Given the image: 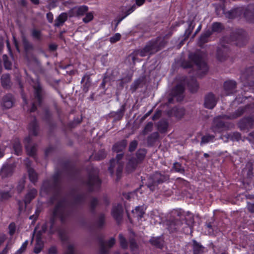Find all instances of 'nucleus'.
<instances>
[{
    "mask_svg": "<svg viewBox=\"0 0 254 254\" xmlns=\"http://www.w3.org/2000/svg\"><path fill=\"white\" fill-rule=\"evenodd\" d=\"M70 214L69 209V203L65 199L59 200L56 205L53 214L50 218L49 224H50L49 233L54 234L56 229L54 228V224L57 217H59L62 223H64Z\"/></svg>",
    "mask_w": 254,
    "mask_h": 254,
    "instance_id": "1",
    "label": "nucleus"
},
{
    "mask_svg": "<svg viewBox=\"0 0 254 254\" xmlns=\"http://www.w3.org/2000/svg\"><path fill=\"white\" fill-rule=\"evenodd\" d=\"M172 34L170 32L164 37H158L154 39L148 41L145 46L141 49L134 51L135 55H139L141 57H145L148 55H153L164 47L166 44L165 39L168 38Z\"/></svg>",
    "mask_w": 254,
    "mask_h": 254,
    "instance_id": "2",
    "label": "nucleus"
},
{
    "mask_svg": "<svg viewBox=\"0 0 254 254\" xmlns=\"http://www.w3.org/2000/svg\"><path fill=\"white\" fill-rule=\"evenodd\" d=\"M190 220H187L185 215L181 212L176 210L173 213V218H171L168 220L166 222L167 229L171 233L177 232L184 224L183 221H185L187 225L190 226L193 222V218L192 216H190Z\"/></svg>",
    "mask_w": 254,
    "mask_h": 254,
    "instance_id": "3",
    "label": "nucleus"
},
{
    "mask_svg": "<svg viewBox=\"0 0 254 254\" xmlns=\"http://www.w3.org/2000/svg\"><path fill=\"white\" fill-rule=\"evenodd\" d=\"M28 130L29 135L25 138L24 142L27 154L30 156H33L36 152V147L35 145L31 144V138L30 135L36 136L38 134L39 126L35 118H34L30 123L28 126Z\"/></svg>",
    "mask_w": 254,
    "mask_h": 254,
    "instance_id": "4",
    "label": "nucleus"
},
{
    "mask_svg": "<svg viewBox=\"0 0 254 254\" xmlns=\"http://www.w3.org/2000/svg\"><path fill=\"white\" fill-rule=\"evenodd\" d=\"M33 87L34 89L32 107L30 110V112H35L38 106L41 107L46 97V92L42 85L39 82L35 83Z\"/></svg>",
    "mask_w": 254,
    "mask_h": 254,
    "instance_id": "5",
    "label": "nucleus"
},
{
    "mask_svg": "<svg viewBox=\"0 0 254 254\" xmlns=\"http://www.w3.org/2000/svg\"><path fill=\"white\" fill-rule=\"evenodd\" d=\"M189 58L190 62H193L196 65L198 74L202 76L207 73L208 68L200 53H191L189 54Z\"/></svg>",
    "mask_w": 254,
    "mask_h": 254,
    "instance_id": "6",
    "label": "nucleus"
},
{
    "mask_svg": "<svg viewBox=\"0 0 254 254\" xmlns=\"http://www.w3.org/2000/svg\"><path fill=\"white\" fill-rule=\"evenodd\" d=\"M169 179L168 176L156 172L148 178L146 185L151 191H153L157 189L159 184L166 182Z\"/></svg>",
    "mask_w": 254,
    "mask_h": 254,
    "instance_id": "7",
    "label": "nucleus"
},
{
    "mask_svg": "<svg viewBox=\"0 0 254 254\" xmlns=\"http://www.w3.org/2000/svg\"><path fill=\"white\" fill-rule=\"evenodd\" d=\"M59 178V173H56L53 176L52 180L44 181L41 187L40 193L47 194L51 191L55 190L58 185Z\"/></svg>",
    "mask_w": 254,
    "mask_h": 254,
    "instance_id": "8",
    "label": "nucleus"
},
{
    "mask_svg": "<svg viewBox=\"0 0 254 254\" xmlns=\"http://www.w3.org/2000/svg\"><path fill=\"white\" fill-rule=\"evenodd\" d=\"M230 39L236 46L242 47L247 42V34L243 29H237L232 32Z\"/></svg>",
    "mask_w": 254,
    "mask_h": 254,
    "instance_id": "9",
    "label": "nucleus"
},
{
    "mask_svg": "<svg viewBox=\"0 0 254 254\" xmlns=\"http://www.w3.org/2000/svg\"><path fill=\"white\" fill-rule=\"evenodd\" d=\"M254 67L250 66L247 68L242 74L241 78L244 86H254Z\"/></svg>",
    "mask_w": 254,
    "mask_h": 254,
    "instance_id": "10",
    "label": "nucleus"
},
{
    "mask_svg": "<svg viewBox=\"0 0 254 254\" xmlns=\"http://www.w3.org/2000/svg\"><path fill=\"white\" fill-rule=\"evenodd\" d=\"M238 126L241 130H249L254 127V115L241 119L238 123Z\"/></svg>",
    "mask_w": 254,
    "mask_h": 254,
    "instance_id": "11",
    "label": "nucleus"
},
{
    "mask_svg": "<svg viewBox=\"0 0 254 254\" xmlns=\"http://www.w3.org/2000/svg\"><path fill=\"white\" fill-rule=\"evenodd\" d=\"M101 184V181L98 178L96 174L90 173L88 181L85 183V185L88 187L90 191L94 190L99 188Z\"/></svg>",
    "mask_w": 254,
    "mask_h": 254,
    "instance_id": "12",
    "label": "nucleus"
},
{
    "mask_svg": "<svg viewBox=\"0 0 254 254\" xmlns=\"http://www.w3.org/2000/svg\"><path fill=\"white\" fill-rule=\"evenodd\" d=\"M123 162H118L116 159H111L108 170L112 175L116 172L117 177L119 178L123 171Z\"/></svg>",
    "mask_w": 254,
    "mask_h": 254,
    "instance_id": "13",
    "label": "nucleus"
},
{
    "mask_svg": "<svg viewBox=\"0 0 254 254\" xmlns=\"http://www.w3.org/2000/svg\"><path fill=\"white\" fill-rule=\"evenodd\" d=\"M225 127L224 123L222 120L221 116L214 118L211 127V129L215 133L221 132Z\"/></svg>",
    "mask_w": 254,
    "mask_h": 254,
    "instance_id": "14",
    "label": "nucleus"
},
{
    "mask_svg": "<svg viewBox=\"0 0 254 254\" xmlns=\"http://www.w3.org/2000/svg\"><path fill=\"white\" fill-rule=\"evenodd\" d=\"M14 169L12 164H3L0 170V178L3 179L11 177L13 173Z\"/></svg>",
    "mask_w": 254,
    "mask_h": 254,
    "instance_id": "15",
    "label": "nucleus"
},
{
    "mask_svg": "<svg viewBox=\"0 0 254 254\" xmlns=\"http://www.w3.org/2000/svg\"><path fill=\"white\" fill-rule=\"evenodd\" d=\"M229 48L223 44L219 47L217 51V59L220 62L225 61L229 56Z\"/></svg>",
    "mask_w": 254,
    "mask_h": 254,
    "instance_id": "16",
    "label": "nucleus"
},
{
    "mask_svg": "<svg viewBox=\"0 0 254 254\" xmlns=\"http://www.w3.org/2000/svg\"><path fill=\"white\" fill-rule=\"evenodd\" d=\"M217 99L212 93H209L204 97V106L206 108L212 109L216 106Z\"/></svg>",
    "mask_w": 254,
    "mask_h": 254,
    "instance_id": "17",
    "label": "nucleus"
},
{
    "mask_svg": "<svg viewBox=\"0 0 254 254\" xmlns=\"http://www.w3.org/2000/svg\"><path fill=\"white\" fill-rule=\"evenodd\" d=\"M184 90V85L182 83L179 84L172 89L171 94L173 97H176L178 101H181L183 99Z\"/></svg>",
    "mask_w": 254,
    "mask_h": 254,
    "instance_id": "18",
    "label": "nucleus"
},
{
    "mask_svg": "<svg viewBox=\"0 0 254 254\" xmlns=\"http://www.w3.org/2000/svg\"><path fill=\"white\" fill-rule=\"evenodd\" d=\"M236 82L235 81H227L224 83V89L226 95L233 94L236 91Z\"/></svg>",
    "mask_w": 254,
    "mask_h": 254,
    "instance_id": "19",
    "label": "nucleus"
},
{
    "mask_svg": "<svg viewBox=\"0 0 254 254\" xmlns=\"http://www.w3.org/2000/svg\"><path fill=\"white\" fill-rule=\"evenodd\" d=\"M244 16L250 22H254V4L249 5L245 9Z\"/></svg>",
    "mask_w": 254,
    "mask_h": 254,
    "instance_id": "20",
    "label": "nucleus"
},
{
    "mask_svg": "<svg viewBox=\"0 0 254 254\" xmlns=\"http://www.w3.org/2000/svg\"><path fill=\"white\" fill-rule=\"evenodd\" d=\"M193 254H203L205 251V247L195 240H192L191 245Z\"/></svg>",
    "mask_w": 254,
    "mask_h": 254,
    "instance_id": "21",
    "label": "nucleus"
},
{
    "mask_svg": "<svg viewBox=\"0 0 254 254\" xmlns=\"http://www.w3.org/2000/svg\"><path fill=\"white\" fill-rule=\"evenodd\" d=\"M115 239L114 238H111L107 242L106 244L102 243L100 247V252L102 254H106L109 251V249L112 248L115 244Z\"/></svg>",
    "mask_w": 254,
    "mask_h": 254,
    "instance_id": "22",
    "label": "nucleus"
},
{
    "mask_svg": "<svg viewBox=\"0 0 254 254\" xmlns=\"http://www.w3.org/2000/svg\"><path fill=\"white\" fill-rule=\"evenodd\" d=\"M248 108V106L240 107L232 115L230 116H224L223 117V118L227 119H236L243 115L244 113H246L247 112V109Z\"/></svg>",
    "mask_w": 254,
    "mask_h": 254,
    "instance_id": "23",
    "label": "nucleus"
},
{
    "mask_svg": "<svg viewBox=\"0 0 254 254\" xmlns=\"http://www.w3.org/2000/svg\"><path fill=\"white\" fill-rule=\"evenodd\" d=\"M13 104V96L10 94H8L2 98L1 105L5 109L11 108Z\"/></svg>",
    "mask_w": 254,
    "mask_h": 254,
    "instance_id": "24",
    "label": "nucleus"
},
{
    "mask_svg": "<svg viewBox=\"0 0 254 254\" xmlns=\"http://www.w3.org/2000/svg\"><path fill=\"white\" fill-rule=\"evenodd\" d=\"M185 114V110L183 108L174 107L170 111V115L176 118L180 119L183 117Z\"/></svg>",
    "mask_w": 254,
    "mask_h": 254,
    "instance_id": "25",
    "label": "nucleus"
},
{
    "mask_svg": "<svg viewBox=\"0 0 254 254\" xmlns=\"http://www.w3.org/2000/svg\"><path fill=\"white\" fill-rule=\"evenodd\" d=\"M122 213L123 209L121 205L118 204L113 208L112 215L117 221L119 222L122 219Z\"/></svg>",
    "mask_w": 254,
    "mask_h": 254,
    "instance_id": "26",
    "label": "nucleus"
},
{
    "mask_svg": "<svg viewBox=\"0 0 254 254\" xmlns=\"http://www.w3.org/2000/svg\"><path fill=\"white\" fill-rule=\"evenodd\" d=\"M91 79L89 74L86 73L82 77V80L81 81V84H83L82 88L83 90L85 92H87L89 88L91 86Z\"/></svg>",
    "mask_w": 254,
    "mask_h": 254,
    "instance_id": "27",
    "label": "nucleus"
},
{
    "mask_svg": "<svg viewBox=\"0 0 254 254\" xmlns=\"http://www.w3.org/2000/svg\"><path fill=\"white\" fill-rule=\"evenodd\" d=\"M223 11L226 17L229 19L235 18L241 14V11L239 8H235L225 12L223 9Z\"/></svg>",
    "mask_w": 254,
    "mask_h": 254,
    "instance_id": "28",
    "label": "nucleus"
},
{
    "mask_svg": "<svg viewBox=\"0 0 254 254\" xmlns=\"http://www.w3.org/2000/svg\"><path fill=\"white\" fill-rule=\"evenodd\" d=\"M149 242L152 245L159 249H162L163 247L164 241L160 237H151Z\"/></svg>",
    "mask_w": 254,
    "mask_h": 254,
    "instance_id": "29",
    "label": "nucleus"
},
{
    "mask_svg": "<svg viewBox=\"0 0 254 254\" xmlns=\"http://www.w3.org/2000/svg\"><path fill=\"white\" fill-rule=\"evenodd\" d=\"M67 19V14L65 12H63L60 14L56 19L54 26L55 27H60L62 26Z\"/></svg>",
    "mask_w": 254,
    "mask_h": 254,
    "instance_id": "30",
    "label": "nucleus"
},
{
    "mask_svg": "<svg viewBox=\"0 0 254 254\" xmlns=\"http://www.w3.org/2000/svg\"><path fill=\"white\" fill-rule=\"evenodd\" d=\"M138 164H139V163L136 160V158H131L127 165V171L128 173L133 172L136 169Z\"/></svg>",
    "mask_w": 254,
    "mask_h": 254,
    "instance_id": "31",
    "label": "nucleus"
},
{
    "mask_svg": "<svg viewBox=\"0 0 254 254\" xmlns=\"http://www.w3.org/2000/svg\"><path fill=\"white\" fill-rule=\"evenodd\" d=\"M159 137V134L158 132H153L147 138V143L148 146H152L157 141Z\"/></svg>",
    "mask_w": 254,
    "mask_h": 254,
    "instance_id": "32",
    "label": "nucleus"
},
{
    "mask_svg": "<svg viewBox=\"0 0 254 254\" xmlns=\"http://www.w3.org/2000/svg\"><path fill=\"white\" fill-rule=\"evenodd\" d=\"M36 244L34 249V252L36 254H39L44 247V242L42 240V237L39 235L36 236Z\"/></svg>",
    "mask_w": 254,
    "mask_h": 254,
    "instance_id": "33",
    "label": "nucleus"
},
{
    "mask_svg": "<svg viewBox=\"0 0 254 254\" xmlns=\"http://www.w3.org/2000/svg\"><path fill=\"white\" fill-rule=\"evenodd\" d=\"M211 34L212 32L208 30L200 35L198 43L200 47H202L204 43L207 42L208 38L211 35Z\"/></svg>",
    "mask_w": 254,
    "mask_h": 254,
    "instance_id": "34",
    "label": "nucleus"
},
{
    "mask_svg": "<svg viewBox=\"0 0 254 254\" xmlns=\"http://www.w3.org/2000/svg\"><path fill=\"white\" fill-rule=\"evenodd\" d=\"M157 129L161 133H165L168 127V123L165 120H161L158 122Z\"/></svg>",
    "mask_w": 254,
    "mask_h": 254,
    "instance_id": "35",
    "label": "nucleus"
},
{
    "mask_svg": "<svg viewBox=\"0 0 254 254\" xmlns=\"http://www.w3.org/2000/svg\"><path fill=\"white\" fill-rule=\"evenodd\" d=\"M188 87L191 93H195L198 89V84L195 79L192 78L188 82Z\"/></svg>",
    "mask_w": 254,
    "mask_h": 254,
    "instance_id": "36",
    "label": "nucleus"
},
{
    "mask_svg": "<svg viewBox=\"0 0 254 254\" xmlns=\"http://www.w3.org/2000/svg\"><path fill=\"white\" fill-rule=\"evenodd\" d=\"M127 144V140H123L121 141L116 143L113 147V150L114 152L118 153L125 149Z\"/></svg>",
    "mask_w": 254,
    "mask_h": 254,
    "instance_id": "37",
    "label": "nucleus"
},
{
    "mask_svg": "<svg viewBox=\"0 0 254 254\" xmlns=\"http://www.w3.org/2000/svg\"><path fill=\"white\" fill-rule=\"evenodd\" d=\"M125 111V106L122 105L121 108L117 112L111 113V116L116 120H121L124 116Z\"/></svg>",
    "mask_w": 254,
    "mask_h": 254,
    "instance_id": "38",
    "label": "nucleus"
},
{
    "mask_svg": "<svg viewBox=\"0 0 254 254\" xmlns=\"http://www.w3.org/2000/svg\"><path fill=\"white\" fill-rule=\"evenodd\" d=\"M1 83L2 87L9 88L10 87V76L8 74H3L1 77Z\"/></svg>",
    "mask_w": 254,
    "mask_h": 254,
    "instance_id": "39",
    "label": "nucleus"
},
{
    "mask_svg": "<svg viewBox=\"0 0 254 254\" xmlns=\"http://www.w3.org/2000/svg\"><path fill=\"white\" fill-rule=\"evenodd\" d=\"M22 41L24 49L26 52H29L33 50V45L29 42L24 35L22 36Z\"/></svg>",
    "mask_w": 254,
    "mask_h": 254,
    "instance_id": "40",
    "label": "nucleus"
},
{
    "mask_svg": "<svg viewBox=\"0 0 254 254\" xmlns=\"http://www.w3.org/2000/svg\"><path fill=\"white\" fill-rule=\"evenodd\" d=\"M132 213L135 217L141 218L145 213L144 207L143 206H137L132 210Z\"/></svg>",
    "mask_w": 254,
    "mask_h": 254,
    "instance_id": "41",
    "label": "nucleus"
},
{
    "mask_svg": "<svg viewBox=\"0 0 254 254\" xmlns=\"http://www.w3.org/2000/svg\"><path fill=\"white\" fill-rule=\"evenodd\" d=\"M37 192V191L35 189H32L28 192L24 199V202L26 205L29 203L31 200L35 197Z\"/></svg>",
    "mask_w": 254,
    "mask_h": 254,
    "instance_id": "42",
    "label": "nucleus"
},
{
    "mask_svg": "<svg viewBox=\"0 0 254 254\" xmlns=\"http://www.w3.org/2000/svg\"><path fill=\"white\" fill-rule=\"evenodd\" d=\"M76 12L77 16L83 15L88 10V6L86 5H82L78 7H75L73 8Z\"/></svg>",
    "mask_w": 254,
    "mask_h": 254,
    "instance_id": "43",
    "label": "nucleus"
},
{
    "mask_svg": "<svg viewBox=\"0 0 254 254\" xmlns=\"http://www.w3.org/2000/svg\"><path fill=\"white\" fill-rule=\"evenodd\" d=\"M188 23H189L188 27L186 30L185 34L184 35V40H186V39H187L189 38V37L191 33V32L194 28V24L193 23V20L189 21L188 22Z\"/></svg>",
    "mask_w": 254,
    "mask_h": 254,
    "instance_id": "44",
    "label": "nucleus"
},
{
    "mask_svg": "<svg viewBox=\"0 0 254 254\" xmlns=\"http://www.w3.org/2000/svg\"><path fill=\"white\" fill-rule=\"evenodd\" d=\"M146 154L145 149H139L136 153V160L140 163L144 159Z\"/></svg>",
    "mask_w": 254,
    "mask_h": 254,
    "instance_id": "45",
    "label": "nucleus"
},
{
    "mask_svg": "<svg viewBox=\"0 0 254 254\" xmlns=\"http://www.w3.org/2000/svg\"><path fill=\"white\" fill-rule=\"evenodd\" d=\"M13 148L15 154L17 155H20L22 152V147L20 141L18 139H16L13 145Z\"/></svg>",
    "mask_w": 254,
    "mask_h": 254,
    "instance_id": "46",
    "label": "nucleus"
},
{
    "mask_svg": "<svg viewBox=\"0 0 254 254\" xmlns=\"http://www.w3.org/2000/svg\"><path fill=\"white\" fill-rule=\"evenodd\" d=\"M27 171L30 181L33 183L36 182L37 180V174L31 168H28Z\"/></svg>",
    "mask_w": 254,
    "mask_h": 254,
    "instance_id": "47",
    "label": "nucleus"
},
{
    "mask_svg": "<svg viewBox=\"0 0 254 254\" xmlns=\"http://www.w3.org/2000/svg\"><path fill=\"white\" fill-rule=\"evenodd\" d=\"M99 202L97 198L93 197L89 203V209L91 212H94L96 207L99 205Z\"/></svg>",
    "mask_w": 254,
    "mask_h": 254,
    "instance_id": "48",
    "label": "nucleus"
},
{
    "mask_svg": "<svg viewBox=\"0 0 254 254\" xmlns=\"http://www.w3.org/2000/svg\"><path fill=\"white\" fill-rule=\"evenodd\" d=\"M241 139L244 141L245 139V137H244L243 139H242L241 134L240 132H234L231 133V140L233 141H239Z\"/></svg>",
    "mask_w": 254,
    "mask_h": 254,
    "instance_id": "49",
    "label": "nucleus"
},
{
    "mask_svg": "<svg viewBox=\"0 0 254 254\" xmlns=\"http://www.w3.org/2000/svg\"><path fill=\"white\" fill-rule=\"evenodd\" d=\"M105 216L104 214H100L97 219L96 224L99 228L102 227L105 224Z\"/></svg>",
    "mask_w": 254,
    "mask_h": 254,
    "instance_id": "50",
    "label": "nucleus"
},
{
    "mask_svg": "<svg viewBox=\"0 0 254 254\" xmlns=\"http://www.w3.org/2000/svg\"><path fill=\"white\" fill-rule=\"evenodd\" d=\"M173 168L177 172L182 174H184L185 173V169L184 167H182V165L178 162H175L173 164Z\"/></svg>",
    "mask_w": 254,
    "mask_h": 254,
    "instance_id": "51",
    "label": "nucleus"
},
{
    "mask_svg": "<svg viewBox=\"0 0 254 254\" xmlns=\"http://www.w3.org/2000/svg\"><path fill=\"white\" fill-rule=\"evenodd\" d=\"M223 29V26L221 23L215 22L212 25V30L214 32H220Z\"/></svg>",
    "mask_w": 254,
    "mask_h": 254,
    "instance_id": "52",
    "label": "nucleus"
},
{
    "mask_svg": "<svg viewBox=\"0 0 254 254\" xmlns=\"http://www.w3.org/2000/svg\"><path fill=\"white\" fill-rule=\"evenodd\" d=\"M153 124L152 122L148 123L144 127V129L142 131V134L145 135L148 132H150L152 130Z\"/></svg>",
    "mask_w": 254,
    "mask_h": 254,
    "instance_id": "53",
    "label": "nucleus"
},
{
    "mask_svg": "<svg viewBox=\"0 0 254 254\" xmlns=\"http://www.w3.org/2000/svg\"><path fill=\"white\" fill-rule=\"evenodd\" d=\"M119 238L121 247L123 249H127V243L126 238L122 234H119Z\"/></svg>",
    "mask_w": 254,
    "mask_h": 254,
    "instance_id": "54",
    "label": "nucleus"
},
{
    "mask_svg": "<svg viewBox=\"0 0 254 254\" xmlns=\"http://www.w3.org/2000/svg\"><path fill=\"white\" fill-rule=\"evenodd\" d=\"M244 171H247V175L249 177H251L253 176V164L251 162H248L246 166V168L244 169Z\"/></svg>",
    "mask_w": 254,
    "mask_h": 254,
    "instance_id": "55",
    "label": "nucleus"
},
{
    "mask_svg": "<svg viewBox=\"0 0 254 254\" xmlns=\"http://www.w3.org/2000/svg\"><path fill=\"white\" fill-rule=\"evenodd\" d=\"M214 135H206L203 136L201 138V144H204L208 143L210 141H212L214 138Z\"/></svg>",
    "mask_w": 254,
    "mask_h": 254,
    "instance_id": "56",
    "label": "nucleus"
},
{
    "mask_svg": "<svg viewBox=\"0 0 254 254\" xmlns=\"http://www.w3.org/2000/svg\"><path fill=\"white\" fill-rule=\"evenodd\" d=\"M31 34H32V37L34 38H35L38 40H41L42 34H41V32L40 30H38L35 29H34L32 30Z\"/></svg>",
    "mask_w": 254,
    "mask_h": 254,
    "instance_id": "57",
    "label": "nucleus"
},
{
    "mask_svg": "<svg viewBox=\"0 0 254 254\" xmlns=\"http://www.w3.org/2000/svg\"><path fill=\"white\" fill-rule=\"evenodd\" d=\"M129 247L132 252L135 251L138 249V245L134 239L129 240Z\"/></svg>",
    "mask_w": 254,
    "mask_h": 254,
    "instance_id": "58",
    "label": "nucleus"
},
{
    "mask_svg": "<svg viewBox=\"0 0 254 254\" xmlns=\"http://www.w3.org/2000/svg\"><path fill=\"white\" fill-rule=\"evenodd\" d=\"M4 62V67L7 69H10L11 66V63L8 60V57L6 55H4L2 57Z\"/></svg>",
    "mask_w": 254,
    "mask_h": 254,
    "instance_id": "59",
    "label": "nucleus"
},
{
    "mask_svg": "<svg viewBox=\"0 0 254 254\" xmlns=\"http://www.w3.org/2000/svg\"><path fill=\"white\" fill-rule=\"evenodd\" d=\"M93 19V14L92 12L87 13L85 17L82 19L83 21L87 23L91 21Z\"/></svg>",
    "mask_w": 254,
    "mask_h": 254,
    "instance_id": "60",
    "label": "nucleus"
},
{
    "mask_svg": "<svg viewBox=\"0 0 254 254\" xmlns=\"http://www.w3.org/2000/svg\"><path fill=\"white\" fill-rule=\"evenodd\" d=\"M138 145V142L136 140L132 141L129 145L128 151L129 152H133L136 148Z\"/></svg>",
    "mask_w": 254,
    "mask_h": 254,
    "instance_id": "61",
    "label": "nucleus"
},
{
    "mask_svg": "<svg viewBox=\"0 0 254 254\" xmlns=\"http://www.w3.org/2000/svg\"><path fill=\"white\" fill-rule=\"evenodd\" d=\"M47 228H48V223H45L43 224L41 227V230L37 232V233L36 234V236H38L39 235L40 236V237H42V235L46 232V231L47 230Z\"/></svg>",
    "mask_w": 254,
    "mask_h": 254,
    "instance_id": "62",
    "label": "nucleus"
},
{
    "mask_svg": "<svg viewBox=\"0 0 254 254\" xmlns=\"http://www.w3.org/2000/svg\"><path fill=\"white\" fill-rule=\"evenodd\" d=\"M121 35L119 33H116L110 38V41L111 43H115L119 41L121 39Z\"/></svg>",
    "mask_w": 254,
    "mask_h": 254,
    "instance_id": "63",
    "label": "nucleus"
},
{
    "mask_svg": "<svg viewBox=\"0 0 254 254\" xmlns=\"http://www.w3.org/2000/svg\"><path fill=\"white\" fill-rule=\"evenodd\" d=\"M9 234L10 235L12 236L15 231V225L13 223H10L8 226Z\"/></svg>",
    "mask_w": 254,
    "mask_h": 254,
    "instance_id": "64",
    "label": "nucleus"
}]
</instances>
